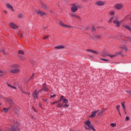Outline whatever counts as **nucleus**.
<instances>
[{
	"label": "nucleus",
	"mask_w": 131,
	"mask_h": 131,
	"mask_svg": "<svg viewBox=\"0 0 131 131\" xmlns=\"http://www.w3.org/2000/svg\"><path fill=\"white\" fill-rule=\"evenodd\" d=\"M43 29H46V27L43 28Z\"/></svg>",
	"instance_id": "0e129e2a"
},
{
	"label": "nucleus",
	"mask_w": 131,
	"mask_h": 131,
	"mask_svg": "<svg viewBox=\"0 0 131 131\" xmlns=\"http://www.w3.org/2000/svg\"><path fill=\"white\" fill-rule=\"evenodd\" d=\"M94 37L95 38H101V35H95Z\"/></svg>",
	"instance_id": "473e14b6"
},
{
	"label": "nucleus",
	"mask_w": 131,
	"mask_h": 131,
	"mask_svg": "<svg viewBox=\"0 0 131 131\" xmlns=\"http://www.w3.org/2000/svg\"><path fill=\"white\" fill-rule=\"evenodd\" d=\"M130 18L131 19V17H130Z\"/></svg>",
	"instance_id": "338daca9"
},
{
	"label": "nucleus",
	"mask_w": 131,
	"mask_h": 131,
	"mask_svg": "<svg viewBox=\"0 0 131 131\" xmlns=\"http://www.w3.org/2000/svg\"><path fill=\"white\" fill-rule=\"evenodd\" d=\"M123 109L124 111L125 112V107L123 108Z\"/></svg>",
	"instance_id": "6e6d98bb"
},
{
	"label": "nucleus",
	"mask_w": 131,
	"mask_h": 131,
	"mask_svg": "<svg viewBox=\"0 0 131 131\" xmlns=\"http://www.w3.org/2000/svg\"><path fill=\"white\" fill-rule=\"evenodd\" d=\"M2 98V96H1V95H0V98Z\"/></svg>",
	"instance_id": "69168bd1"
},
{
	"label": "nucleus",
	"mask_w": 131,
	"mask_h": 131,
	"mask_svg": "<svg viewBox=\"0 0 131 131\" xmlns=\"http://www.w3.org/2000/svg\"><path fill=\"white\" fill-rule=\"evenodd\" d=\"M6 7L8 8V9H9L12 11V12H14V8H13V6H12L11 5L9 4H6Z\"/></svg>",
	"instance_id": "dca6fc26"
},
{
	"label": "nucleus",
	"mask_w": 131,
	"mask_h": 131,
	"mask_svg": "<svg viewBox=\"0 0 131 131\" xmlns=\"http://www.w3.org/2000/svg\"><path fill=\"white\" fill-rule=\"evenodd\" d=\"M9 27L12 29H18L19 27L14 23H10L9 24Z\"/></svg>",
	"instance_id": "39448f33"
},
{
	"label": "nucleus",
	"mask_w": 131,
	"mask_h": 131,
	"mask_svg": "<svg viewBox=\"0 0 131 131\" xmlns=\"http://www.w3.org/2000/svg\"><path fill=\"white\" fill-rule=\"evenodd\" d=\"M97 111H94L92 113L91 115L90 116V117L93 118V117H95L96 116V114H97Z\"/></svg>",
	"instance_id": "aec40b11"
},
{
	"label": "nucleus",
	"mask_w": 131,
	"mask_h": 131,
	"mask_svg": "<svg viewBox=\"0 0 131 131\" xmlns=\"http://www.w3.org/2000/svg\"><path fill=\"white\" fill-rule=\"evenodd\" d=\"M121 52H119L118 53V55H121Z\"/></svg>",
	"instance_id": "603ef678"
},
{
	"label": "nucleus",
	"mask_w": 131,
	"mask_h": 131,
	"mask_svg": "<svg viewBox=\"0 0 131 131\" xmlns=\"http://www.w3.org/2000/svg\"><path fill=\"white\" fill-rule=\"evenodd\" d=\"M124 102H122L121 103V105H122V108H125V105L124 104Z\"/></svg>",
	"instance_id": "ea45409f"
},
{
	"label": "nucleus",
	"mask_w": 131,
	"mask_h": 131,
	"mask_svg": "<svg viewBox=\"0 0 131 131\" xmlns=\"http://www.w3.org/2000/svg\"><path fill=\"white\" fill-rule=\"evenodd\" d=\"M109 14H110V16H114L115 12H114V11H112L110 12Z\"/></svg>",
	"instance_id": "72a5a7b5"
},
{
	"label": "nucleus",
	"mask_w": 131,
	"mask_h": 131,
	"mask_svg": "<svg viewBox=\"0 0 131 131\" xmlns=\"http://www.w3.org/2000/svg\"><path fill=\"white\" fill-rule=\"evenodd\" d=\"M115 8L116 10H121L123 8V5L121 4H117L115 5Z\"/></svg>",
	"instance_id": "1a4fd4ad"
},
{
	"label": "nucleus",
	"mask_w": 131,
	"mask_h": 131,
	"mask_svg": "<svg viewBox=\"0 0 131 131\" xmlns=\"http://www.w3.org/2000/svg\"><path fill=\"white\" fill-rule=\"evenodd\" d=\"M0 52L2 53V54H4L5 55H6V54H7V53H6L5 52V49H4V48H2L0 49Z\"/></svg>",
	"instance_id": "393cba45"
},
{
	"label": "nucleus",
	"mask_w": 131,
	"mask_h": 131,
	"mask_svg": "<svg viewBox=\"0 0 131 131\" xmlns=\"http://www.w3.org/2000/svg\"><path fill=\"white\" fill-rule=\"evenodd\" d=\"M110 125L112 127H115L116 126V123H112L110 124Z\"/></svg>",
	"instance_id": "2f4dec72"
},
{
	"label": "nucleus",
	"mask_w": 131,
	"mask_h": 131,
	"mask_svg": "<svg viewBox=\"0 0 131 131\" xmlns=\"http://www.w3.org/2000/svg\"><path fill=\"white\" fill-rule=\"evenodd\" d=\"M71 16H72L73 18H76V19L79 20V21H80V20L81 19V18H80V16H79V15H76V14L75 13H71Z\"/></svg>",
	"instance_id": "9d476101"
},
{
	"label": "nucleus",
	"mask_w": 131,
	"mask_h": 131,
	"mask_svg": "<svg viewBox=\"0 0 131 131\" xmlns=\"http://www.w3.org/2000/svg\"><path fill=\"white\" fill-rule=\"evenodd\" d=\"M7 85L10 88H11V89H13L14 90H17V88H16L15 86H12L11 84H7Z\"/></svg>",
	"instance_id": "b1692460"
},
{
	"label": "nucleus",
	"mask_w": 131,
	"mask_h": 131,
	"mask_svg": "<svg viewBox=\"0 0 131 131\" xmlns=\"http://www.w3.org/2000/svg\"><path fill=\"white\" fill-rule=\"evenodd\" d=\"M18 54H19V55H24L25 53H24V52L22 50H19L18 51Z\"/></svg>",
	"instance_id": "a878e982"
},
{
	"label": "nucleus",
	"mask_w": 131,
	"mask_h": 131,
	"mask_svg": "<svg viewBox=\"0 0 131 131\" xmlns=\"http://www.w3.org/2000/svg\"><path fill=\"white\" fill-rule=\"evenodd\" d=\"M102 57H107V56H109V55H108L107 53H106L105 52H103L102 54Z\"/></svg>",
	"instance_id": "7c9ffc66"
},
{
	"label": "nucleus",
	"mask_w": 131,
	"mask_h": 131,
	"mask_svg": "<svg viewBox=\"0 0 131 131\" xmlns=\"http://www.w3.org/2000/svg\"><path fill=\"white\" fill-rule=\"evenodd\" d=\"M59 25H60V26H62L64 28H72V26H68L67 25L64 24L63 21H62L61 20L59 21Z\"/></svg>",
	"instance_id": "6e6552de"
},
{
	"label": "nucleus",
	"mask_w": 131,
	"mask_h": 131,
	"mask_svg": "<svg viewBox=\"0 0 131 131\" xmlns=\"http://www.w3.org/2000/svg\"><path fill=\"white\" fill-rule=\"evenodd\" d=\"M106 111V108H103L102 110L101 111V114H103V112Z\"/></svg>",
	"instance_id": "a18cd8bd"
},
{
	"label": "nucleus",
	"mask_w": 131,
	"mask_h": 131,
	"mask_svg": "<svg viewBox=\"0 0 131 131\" xmlns=\"http://www.w3.org/2000/svg\"><path fill=\"white\" fill-rule=\"evenodd\" d=\"M19 107H15L13 108V112L14 113H16V114L19 113Z\"/></svg>",
	"instance_id": "a211bd4d"
},
{
	"label": "nucleus",
	"mask_w": 131,
	"mask_h": 131,
	"mask_svg": "<svg viewBox=\"0 0 131 131\" xmlns=\"http://www.w3.org/2000/svg\"><path fill=\"white\" fill-rule=\"evenodd\" d=\"M121 48V49H123V50H124L126 51H127V48L125 46H122Z\"/></svg>",
	"instance_id": "c9c22d12"
},
{
	"label": "nucleus",
	"mask_w": 131,
	"mask_h": 131,
	"mask_svg": "<svg viewBox=\"0 0 131 131\" xmlns=\"http://www.w3.org/2000/svg\"><path fill=\"white\" fill-rule=\"evenodd\" d=\"M45 102H47V99H46L45 100H43Z\"/></svg>",
	"instance_id": "052dcab7"
},
{
	"label": "nucleus",
	"mask_w": 131,
	"mask_h": 131,
	"mask_svg": "<svg viewBox=\"0 0 131 131\" xmlns=\"http://www.w3.org/2000/svg\"><path fill=\"white\" fill-rule=\"evenodd\" d=\"M109 57H110V58H114V57H116V55H108Z\"/></svg>",
	"instance_id": "4c0bfd02"
},
{
	"label": "nucleus",
	"mask_w": 131,
	"mask_h": 131,
	"mask_svg": "<svg viewBox=\"0 0 131 131\" xmlns=\"http://www.w3.org/2000/svg\"><path fill=\"white\" fill-rule=\"evenodd\" d=\"M100 60H102V61H105V62H108V61H109L108 59H106L104 58H100Z\"/></svg>",
	"instance_id": "58836bf2"
},
{
	"label": "nucleus",
	"mask_w": 131,
	"mask_h": 131,
	"mask_svg": "<svg viewBox=\"0 0 131 131\" xmlns=\"http://www.w3.org/2000/svg\"><path fill=\"white\" fill-rule=\"evenodd\" d=\"M124 113H125V114H126V112L125 111V112H124Z\"/></svg>",
	"instance_id": "680f3d73"
},
{
	"label": "nucleus",
	"mask_w": 131,
	"mask_h": 131,
	"mask_svg": "<svg viewBox=\"0 0 131 131\" xmlns=\"http://www.w3.org/2000/svg\"><path fill=\"white\" fill-rule=\"evenodd\" d=\"M125 121H128L129 120V117H126L125 119Z\"/></svg>",
	"instance_id": "79ce46f5"
},
{
	"label": "nucleus",
	"mask_w": 131,
	"mask_h": 131,
	"mask_svg": "<svg viewBox=\"0 0 131 131\" xmlns=\"http://www.w3.org/2000/svg\"><path fill=\"white\" fill-rule=\"evenodd\" d=\"M49 37L51 38V36L50 35H47V36H45L43 37V39H47V38H49Z\"/></svg>",
	"instance_id": "f704fd0d"
},
{
	"label": "nucleus",
	"mask_w": 131,
	"mask_h": 131,
	"mask_svg": "<svg viewBox=\"0 0 131 131\" xmlns=\"http://www.w3.org/2000/svg\"><path fill=\"white\" fill-rule=\"evenodd\" d=\"M34 76V74H33L31 77V79H32V77H33Z\"/></svg>",
	"instance_id": "3c124183"
},
{
	"label": "nucleus",
	"mask_w": 131,
	"mask_h": 131,
	"mask_svg": "<svg viewBox=\"0 0 131 131\" xmlns=\"http://www.w3.org/2000/svg\"><path fill=\"white\" fill-rule=\"evenodd\" d=\"M113 23L116 25L117 27H119V26H120V22L117 20H114Z\"/></svg>",
	"instance_id": "ddd939ff"
},
{
	"label": "nucleus",
	"mask_w": 131,
	"mask_h": 131,
	"mask_svg": "<svg viewBox=\"0 0 131 131\" xmlns=\"http://www.w3.org/2000/svg\"><path fill=\"white\" fill-rule=\"evenodd\" d=\"M33 109L34 111H35V109H34V108H33Z\"/></svg>",
	"instance_id": "e2e57ef3"
},
{
	"label": "nucleus",
	"mask_w": 131,
	"mask_h": 131,
	"mask_svg": "<svg viewBox=\"0 0 131 131\" xmlns=\"http://www.w3.org/2000/svg\"><path fill=\"white\" fill-rule=\"evenodd\" d=\"M0 105H1V103H0Z\"/></svg>",
	"instance_id": "774afa93"
},
{
	"label": "nucleus",
	"mask_w": 131,
	"mask_h": 131,
	"mask_svg": "<svg viewBox=\"0 0 131 131\" xmlns=\"http://www.w3.org/2000/svg\"><path fill=\"white\" fill-rule=\"evenodd\" d=\"M78 10V6L75 5V4H73L72 7H71V11L73 13H75L76 11Z\"/></svg>",
	"instance_id": "0eeeda50"
},
{
	"label": "nucleus",
	"mask_w": 131,
	"mask_h": 131,
	"mask_svg": "<svg viewBox=\"0 0 131 131\" xmlns=\"http://www.w3.org/2000/svg\"><path fill=\"white\" fill-rule=\"evenodd\" d=\"M88 51L89 52H91V53H93V54H95V55H97V54H98V53H99L98 51H94V50H88Z\"/></svg>",
	"instance_id": "4be33fe9"
},
{
	"label": "nucleus",
	"mask_w": 131,
	"mask_h": 131,
	"mask_svg": "<svg viewBox=\"0 0 131 131\" xmlns=\"http://www.w3.org/2000/svg\"><path fill=\"white\" fill-rule=\"evenodd\" d=\"M65 48V46L64 45H59L58 46H56L54 49H56L57 50H61L62 49H64Z\"/></svg>",
	"instance_id": "4468645a"
},
{
	"label": "nucleus",
	"mask_w": 131,
	"mask_h": 131,
	"mask_svg": "<svg viewBox=\"0 0 131 131\" xmlns=\"http://www.w3.org/2000/svg\"><path fill=\"white\" fill-rule=\"evenodd\" d=\"M37 15H39V16H41L42 17L43 16H45V15H47V14L41 10L37 11Z\"/></svg>",
	"instance_id": "f8f14e48"
},
{
	"label": "nucleus",
	"mask_w": 131,
	"mask_h": 131,
	"mask_svg": "<svg viewBox=\"0 0 131 131\" xmlns=\"http://www.w3.org/2000/svg\"><path fill=\"white\" fill-rule=\"evenodd\" d=\"M20 36H21V37H23V35L20 34Z\"/></svg>",
	"instance_id": "bf43d9fd"
},
{
	"label": "nucleus",
	"mask_w": 131,
	"mask_h": 131,
	"mask_svg": "<svg viewBox=\"0 0 131 131\" xmlns=\"http://www.w3.org/2000/svg\"><path fill=\"white\" fill-rule=\"evenodd\" d=\"M59 103H58L57 108H61V107H64V108H68L69 104H68V100L64 99V96H61L60 100H58Z\"/></svg>",
	"instance_id": "f257e3e1"
},
{
	"label": "nucleus",
	"mask_w": 131,
	"mask_h": 131,
	"mask_svg": "<svg viewBox=\"0 0 131 131\" xmlns=\"http://www.w3.org/2000/svg\"><path fill=\"white\" fill-rule=\"evenodd\" d=\"M125 28H126V29H128V30H129V31L131 32V29L130 27H129V26H124Z\"/></svg>",
	"instance_id": "c756f323"
},
{
	"label": "nucleus",
	"mask_w": 131,
	"mask_h": 131,
	"mask_svg": "<svg viewBox=\"0 0 131 131\" xmlns=\"http://www.w3.org/2000/svg\"><path fill=\"white\" fill-rule=\"evenodd\" d=\"M41 91H46V92H48L49 89L48 88H47V87H46L43 89H41L40 91H38V93H39V92H41Z\"/></svg>",
	"instance_id": "bb28decb"
},
{
	"label": "nucleus",
	"mask_w": 131,
	"mask_h": 131,
	"mask_svg": "<svg viewBox=\"0 0 131 131\" xmlns=\"http://www.w3.org/2000/svg\"><path fill=\"white\" fill-rule=\"evenodd\" d=\"M54 97H56V95H53L51 96V98H54Z\"/></svg>",
	"instance_id": "49530a36"
},
{
	"label": "nucleus",
	"mask_w": 131,
	"mask_h": 131,
	"mask_svg": "<svg viewBox=\"0 0 131 131\" xmlns=\"http://www.w3.org/2000/svg\"><path fill=\"white\" fill-rule=\"evenodd\" d=\"M105 2L104 1H97L96 3V5H97V6H104V5H105Z\"/></svg>",
	"instance_id": "9b49d317"
},
{
	"label": "nucleus",
	"mask_w": 131,
	"mask_h": 131,
	"mask_svg": "<svg viewBox=\"0 0 131 131\" xmlns=\"http://www.w3.org/2000/svg\"><path fill=\"white\" fill-rule=\"evenodd\" d=\"M129 15H127V16L125 17V19H126V18H127V17H129Z\"/></svg>",
	"instance_id": "13d9d810"
},
{
	"label": "nucleus",
	"mask_w": 131,
	"mask_h": 131,
	"mask_svg": "<svg viewBox=\"0 0 131 131\" xmlns=\"http://www.w3.org/2000/svg\"><path fill=\"white\" fill-rule=\"evenodd\" d=\"M10 67L11 68L9 69V72H10V73H14V74L20 73V69H18L19 66L18 64H13L10 66Z\"/></svg>",
	"instance_id": "f03ea898"
},
{
	"label": "nucleus",
	"mask_w": 131,
	"mask_h": 131,
	"mask_svg": "<svg viewBox=\"0 0 131 131\" xmlns=\"http://www.w3.org/2000/svg\"><path fill=\"white\" fill-rule=\"evenodd\" d=\"M45 88H47V87H46V83H44V84H43V85H42V90H43V89H45Z\"/></svg>",
	"instance_id": "c03bdc74"
},
{
	"label": "nucleus",
	"mask_w": 131,
	"mask_h": 131,
	"mask_svg": "<svg viewBox=\"0 0 131 131\" xmlns=\"http://www.w3.org/2000/svg\"><path fill=\"white\" fill-rule=\"evenodd\" d=\"M92 31H94L95 30V27H92Z\"/></svg>",
	"instance_id": "8fccbe9b"
},
{
	"label": "nucleus",
	"mask_w": 131,
	"mask_h": 131,
	"mask_svg": "<svg viewBox=\"0 0 131 131\" xmlns=\"http://www.w3.org/2000/svg\"><path fill=\"white\" fill-rule=\"evenodd\" d=\"M123 109L124 111L125 112V107L123 108Z\"/></svg>",
	"instance_id": "5fc2aeb1"
},
{
	"label": "nucleus",
	"mask_w": 131,
	"mask_h": 131,
	"mask_svg": "<svg viewBox=\"0 0 131 131\" xmlns=\"http://www.w3.org/2000/svg\"><path fill=\"white\" fill-rule=\"evenodd\" d=\"M56 103H60L59 100L58 101H55L54 102L52 103V105H54V104H56Z\"/></svg>",
	"instance_id": "37998d69"
},
{
	"label": "nucleus",
	"mask_w": 131,
	"mask_h": 131,
	"mask_svg": "<svg viewBox=\"0 0 131 131\" xmlns=\"http://www.w3.org/2000/svg\"><path fill=\"white\" fill-rule=\"evenodd\" d=\"M84 123L85 129H87L88 130H91V129H92V130L96 131V129L94 128L93 124H92V123H91V121H90V120H88L87 121L84 122Z\"/></svg>",
	"instance_id": "7ed1b4c3"
},
{
	"label": "nucleus",
	"mask_w": 131,
	"mask_h": 131,
	"mask_svg": "<svg viewBox=\"0 0 131 131\" xmlns=\"http://www.w3.org/2000/svg\"><path fill=\"white\" fill-rule=\"evenodd\" d=\"M18 89H19L20 91L21 92V93H23V94H26V95H28L29 96L30 95V93L24 92L23 91V89H22V87L21 86H19Z\"/></svg>",
	"instance_id": "2eb2a0df"
},
{
	"label": "nucleus",
	"mask_w": 131,
	"mask_h": 131,
	"mask_svg": "<svg viewBox=\"0 0 131 131\" xmlns=\"http://www.w3.org/2000/svg\"><path fill=\"white\" fill-rule=\"evenodd\" d=\"M4 12L5 13V14H8V12L7 11L4 10Z\"/></svg>",
	"instance_id": "09e8293b"
},
{
	"label": "nucleus",
	"mask_w": 131,
	"mask_h": 131,
	"mask_svg": "<svg viewBox=\"0 0 131 131\" xmlns=\"http://www.w3.org/2000/svg\"><path fill=\"white\" fill-rule=\"evenodd\" d=\"M9 130H12V131H19L20 130L19 129V128L18 127V124H15L14 125L13 127H11V128H8Z\"/></svg>",
	"instance_id": "20e7f679"
},
{
	"label": "nucleus",
	"mask_w": 131,
	"mask_h": 131,
	"mask_svg": "<svg viewBox=\"0 0 131 131\" xmlns=\"http://www.w3.org/2000/svg\"><path fill=\"white\" fill-rule=\"evenodd\" d=\"M33 96L36 100H37V93H36V91L34 92V93L33 94Z\"/></svg>",
	"instance_id": "5701e85b"
},
{
	"label": "nucleus",
	"mask_w": 131,
	"mask_h": 131,
	"mask_svg": "<svg viewBox=\"0 0 131 131\" xmlns=\"http://www.w3.org/2000/svg\"><path fill=\"white\" fill-rule=\"evenodd\" d=\"M18 57L20 60H25V57H24L23 56L18 55Z\"/></svg>",
	"instance_id": "c85d7f7f"
},
{
	"label": "nucleus",
	"mask_w": 131,
	"mask_h": 131,
	"mask_svg": "<svg viewBox=\"0 0 131 131\" xmlns=\"http://www.w3.org/2000/svg\"><path fill=\"white\" fill-rule=\"evenodd\" d=\"M6 101L7 103H9L10 104V108H12V106L13 105L15 104V103H14V101H13V99H10V98H7Z\"/></svg>",
	"instance_id": "423d86ee"
},
{
	"label": "nucleus",
	"mask_w": 131,
	"mask_h": 131,
	"mask_svg": "<svg viewBox=\"0 0 131 131\" xmlns=\"http://www.w3.org/2000/svg\"><path fill=\"white\" fill-rule=\"evenodd\" d=\"M10 109H11V107H9L8 108L4 107L3 110H2V112H3L4 113H7L9 110H10Z\"/></svg>",
	"instance_id": "6ab92c4d"
},
{
	"label": "nucleus",
	"mask_w": 131,
	"mask_h": 131,
	"mask_svg": "<svg viewBox=\"0 0 131 131\" xmlns=\"http://www.w3.org/2000/svg\"><path fill=\"white\" fill-rule=\"evenodd\" d=\"M118 112L120 116H121V114L120 113V111H118Z\"/></svg>",
	"instance_id": "de8ad7c7"
},
{
	"label": "nucleus",
	"mask_w": 131,
	"mask_h": 131,
	"mask_svg": "<svg viewBox=\"0 0 131 131\" xmlns=\"http://www.w3.org/2000/svg\"><path fill=\"white\" fill-rule=\"evenodd\" d=\"M24 17V14L22 12H19L17 15L18 19H22Z\"/></svg>",
	"instance_id": "f3484780"
},
{
	"label": "nucleus",
	"mask_w": 131,
	"mask_h": 131,
	"mask_svg": "<svg viewBox=\"0 0 131 131\" xmlns=\"http://www.w3.org/2000/svg\"><path fill=\"white\" fill-rule=\"evenodd\" d=\"M5 74V72L2 71H0V76H3Z\"/></svg>",
	"instance_id": "e433bc0d"
},
{
	"label": "nucleus",
	"mask_w": 131,
	"mask_h": 131,
	"mask_svg": "<svg viewBox=\"0 0 131 131\" xmlns=\"http://www.w3.org/2000/svg\"><path fill=\"white\" fill-rule=\"evenodd\" d=\"M119 108H120V105H118L116 106V109H117V110L118 111H120V110H119Z\"/></svg>",
	"instance_id": "a19ab883"
},
{
	"label": "nucleus",
	"mask_w": 131,
	"mask_h": 131,
	"mask_svg": "<svg viewBox=\"0 0 131 131\" xmlns=\"http://www.w3.org/2000/svg\"><path fill=\"white\" fill-rule=\"evenodd\" d=\"M41 7L45 10H48V9H49V7L48 6H47V5H45L43 4H41Z\"/></svg>",
	"instance_id": "412c9836"
},
{
	"label": "nucleus",
	"mask_w": 131,
	"mask_h": 131,
	"mask_svg": "<svg viewBox=\"0 0 131 131\" xmlns=\"http://www.w3.org/2000/svg\"><path fill=\"white\" fill-rule=\"evenodd\" d=\"M39 107H41V104H39Z\"/></svg>",
	"instance_id": "4d7b16f0"
},
{
	"label": "nucleus",
	"mask_w": 131,
	"mask_h": 131,
	"mask_svg": "<svg viewBox=\"0 0 131 131\" xmlns=\"http://www.w3.org/2000/svg\"><path fill=\"white\" fill-rule=\"evenodd\" d=\"M115 18V16H112L110 20L108 21V23H111V22H112V20H113V19H114Z\"/></svg>",
	"instance_id": "cd10ccee"
},
{
	"label": "nucleus",
	"mask_w": 131,
	"mask_h": 131,
	"mask_svg": "<svg viewBox=\"0 0 131 131\" xmlns=\"http://www.w3.org/2000/svg\"><path fill=\"white\" fill-rule=\"evenodd\" d=\"M128 39H129V40H131V37L130 38L128 37Z\"/></svg>",
	"instance_id": "864d4df0"
}]
</instances>
